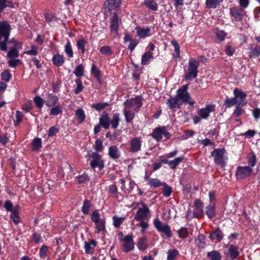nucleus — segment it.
I'll list each match as a JSON object with an SVG mask.
<instances>
[{"instance_id":"26","label":"nucleus","mask_w":260,"mask_h":260,"mask_svg":"<svg viewBox=\"0 0 260 260\" xmlns=\"http://www.w3.org/2000/svg\"><path fill=\"white\" fill-rule=\"evenodd\" d=\"M52 60L55 66L61 67L64 62V57L61 54H56L53 55Z\"/></svg>"},{"instance_id":"11","label":"nucleus","mask_w":260,"mask_h":260,"mask_svg":"<svg viewBox=\"0 0 260 260\" xmlns=\"http://www.w3.org/2000/svg\"><path fill=\"white\" fill-rule=\"evenodd\" d=\"M253 170L250 167L239 166L236 168V177L237 179H245L250 176Z\"/></svg>"},{"instance_id":"14","label":"nucleus","mask_w":260,"mask_h":260,"mask_svg":"<svg viewBox=\"0 0 260 260\" xmlns=\"http://www.w3.org/2000/svg\"><path fill=\"white\" fill-rule=\"evenodd\" d=\"M152 136L157 141H160L162 136H164L166 139H169L170 137V134L166 131V128L164 126L155 128L152 132Z\"/></svg>"},{"instance_id":"40","label":"nucleus","mask_w":260,"mask_h":260,"mask_svg":"<svg viewBox=\"0 0 260 260\" xmlns=\"http://www.w3.org/2000/svg\"><path fill=\"white\" fill-rule=\"evenodd\" d=\"M207 256L210 260H220L221 256L219 252L217 251L213 250L207 253Z\"/></svg>"},{"instance_id":"45","label":"nucleus","mask_w":260,"mask_h":260,"mask_svg":"<svg viewBox=\"0 0 260 260\" xmlns=\"http://www.w3.org/2000/svg\"><path fill=\"white\" fill-rule=\"evenodd\" d=\"M91 207V202L89 200H85L83 202L82 207L81 211L84 214H88L89 213V209Z\"/></svg>"},{"instance_id":"52","label":"nucleus","mask_w":260,"mask_h":260,"mask_svg":"<svg viewBox=\"0 0 260 260\" xmlns=\"http://www.w3.org/2000/svg\"><path fill=\"white\" fill-rule=\"evenodd\" d=\"M206 213L209 218H212L215 216V207L213 205H209L206 207Z\"/></svg>"},{"instance_id":"3","label":"nucleus","mask_w":260,"mask_h":260,"mask_svg":"<svg viewBox=\"0 0 260 260\" xmlns=\"http://www.w3.org/2000/svg\"><path fill=\"white\" fill-rule=\"evenodd\" d=\"M234 96L226 98L224 101V105L227 107H231L234 105L244 106L247 103L246 93L241 89L235 88L233 91Z\"/></svg>"},{"instance_id":"9","label":"nucleus","mask_w":260,"mask_h":260,"mask_svg":"<svg viewBox=\"0 0 260 260\" xmlns=\"http://www.w3.org/2000/svg\"><path fill=\"white\" fill-rule=\"evenodd\" d=\"M141 204L142 207L139 208L137 210L135 219L138 221L148 220L150 218V210L144 203H142Z\"/></svg>"},{"instance_id":"1","label":"nucleus","mask_w":260,"mask_h":260,"mask_svg":"<svg viewBox=\"0 0 260 260\" xmlns=\"http://www.w3.org/2000/svg\"><path fill=\"white\" fill-rule=\"evenodd\" d=\"M10 25L6 22L0 23V49L2 51L7 50V57L15 58L19 56V51L22 49V43L17 41L15 39L9 41L10 35Z\"/></svg>"},{"instance_id":"17","label":"nucleus","mask_w":260,"mask_h":260,"mask_svg":"<svg viewBox=\"0 0 260 260\" xmlns=\"http://www.w3.org/2000/svg\"><path fill=\"white\" fill-rule=\"evenodd\" d=\"M121 20L119 19L117 14L114 13L110 18V28L112 32L117 33Z\"/></svg>"},{"instance_id":"15","label":"nucleus","mask_w":260,"mask_h":260,"mask_svg":"<svg viewBox=\"0 0 260 260\" xmlns=\"http://www.w3.org/2000/svg\"><path fill=\"white\" fill-rule=\"evenodd\" d=\"M245 14V12L241 8L233 7L230 9V15L235 21H241Z\"/></svg>"},{"instance_id":"27","label":"nucleus","mask_w":260,"mask_h":260,"mask_svg":"<svg viewBox=\"0 0 260 260\" xmlns=\"http://www.w3.org/2000/svg\"><path fill=\"white\" fill-rule=\"evenodd\" d=\"M249 56L251 58L257 57L260 54V47L257 45H252L249 48Z\"/></svg>"},{"instance_id":"47","label":"nucleus","mask_w":260,"mask_h":260,"mask_svg":"<svg viewBox=\"0 0 260 260\" xmlns=\"http://www.w3.org/2000/svg\"><path fill=\"white\" fill-rule=\"evenodd\" d=\"M94 223L98 233H100L105 230V221L104 219H102Z\"/></svg>"},{"instance_id":"60","label":"nucleus","mask_w":260,"mask_h":260,"mask_svg":"<svg viewBox=\"0 0 260 260\" xmlns=\"http://www.w3.org/2000/svg\"><path fill=\"white\" fill-rule=\"evenodd\" d=\"M75 82L77 84V87L75 88L74 92L76 94H79L82 91L83 89V86L82 83V81L80 79H76Z\"/></svg>"},{"instance_id":"32","label":"nucleus","mask_w":260,"mask_h":260,"mask_svg":"<svg viewBox=\"0 0 260 260\" xmlns=\"http://www.w3.org/2000/svg\"><path fill=\"white\" fill-rule=\"evenodd\" d=\"M19 206L16 207L13 211L11 212L10 218L13 220L15 224H17L20 222V217L19 215Z\"/></svg>"},{"instance_id":"31","label":"nucleus","mask_w":260,"mask_h":260,"mask_svg":"<svg viewBox=\"0 0 260 260\" xmlns=\"http://www.w3.org/2000/svg\"><path fill=\"white\" fill-rule=\"evenodd\" d=\"M153 59L152 53L149 51L144 53L141 58V63L143 65L149 64V62Z\"/></svg>"},{"instance_id":"19","label":"nucleus","mask_w":260,"mask_h":260,"mask_svg":"<svg viewBox=\"0 0 260 260\" xmlns=\"http://www.w3.org/2000/svg\"><path fill=\"white\" fill-rule=\"evenodd\" d=\"M135 29L137 31L138 36L140 38H145L151 36V30L148 27H147L146 28H142L140 26H137Z\"/></svg>"},{"instance_id":"35","label":"nucleus","mask_w":260,"mask_h":260,"mask_svg":"<svg viewBox=\"0 0 260 260\" xmlns=\"http://www.w3.org/2000/svg\"><path fill=\"white\" fill-rule=\"evenodd\" d=\"M124 219L125 217H118L115 215L112 217L113 225L115 228H118L122 224Z\"/></svg>"},{"instance_id":"57","label":"nucleus","mask_w":260,"mask_h":260,"mask_svg":"<svg viewBox=\"0 0 260 260\" xmlns=\"http://www.w3.org/2000/svg\"><path fill=\"white\" fill-rule=\"evenodd\" d=\"M100 52L106 55H111L113 53L111 48L109 46H104L100 48Z\"/></svg>"},{"instance_id":"46","label":"nucleus","mask_w":260,"mask_h":260,"mask_svg":"<svg viewBox=\"0 0 260 260\" xmlns=\"http://www.w3.org/2000/svg\"><path fill=\"white\" fill-rule=\"evenodd\" d=\"M162 186H164L162 190L163 196L166 198L169 197L172 192V188L165 182H164Z\"/></svg>"},{"instance_id":"2","label":"nucleus","mask_w":260,"mask_h":260,"mask_svg":"<svg viewBox=\"0 0 260 260\" xmlns=\"http://www.w3.org/2000/svg\"><path fill=\"white\" fill-rule=\"evenodd\" d=\"M124 115L127 122L132 121L135 115V113L139 111L142 105V99L140 96H137L127 100L124 103Z\"/></svg>"},{"instance_id":"7","label":"nucleus","mask_w":260,"mask_h":260,"mask_svg":"<svg viewBox=\"0 0 260 260\" xmlns=\"http://www.w3.org/2000/svg\"><path fill=\"white\" fill-rule=\"evenodd\" d=\"M224 154L225 150L224 149H216L211 152L214 162L221 168H224L226 165L227 158L225 157Z\"/></svg>"},{"instance_id":"16","label":"nucleus","mask_w":260,"mask_h":260,"mask_svg":"<svg viewBox=\"0 0 260 260\" xmlns=\"http://www.w3.org/2000/svg\"><path fill=\"white\" fill-rule=\"evenodd\" d=\"M225 249V254L229 255L230 258L234 259L239 255L238 248L232 244H226L224 246Z\"/></svg>"},{"instance_id":"30","label":"nucleus","mask_w":260,"mask_h":260,"mask_svg":"<svg viewBox=\"0 0 260 260\" xmlns=\"http://www.w3.org/2000/svg\"><path fill=\"white\" fill-rule=\"evenodd\" d=\"M247 160L248 164L247 167H250L251 169H253L257 161L256 155L253 152L250 153L247 155Z\"/></svg>"},{"instance_id":"34","label":"nucleus","mask_w":260,"mask_h":260,"mask_svg":"<svg viewBox=\"0 0 260 260\" xmlns=\"http://www.w3.org/2000/svg\"><path fill=\"white\" fill-rule=\"evenodd\" d=\"M179 101L175 96V98H170L166 103L167 105H168V106L171 109H173L176 107V106L178 105Z\"/></svg>"},{"instance_id":"44","label":"nucleus","mask_w":260,"mask_h":260,"mask_svg":"<svg viewBox=\"0 0 260 260\" xmlns=\"http://www.w3.org/2000/svg\"><path fill=\"white\" fill-rule=\"evenodd\" d=\"M42 147V140L40 138H35L32 142V149L34 151L39 150Z\"/></svg>"},{"instance_id":"20","label":"nucleus","mask_w":260,"mask_h":260,"mask_svg":"<svg viewBox=\"0 0 260 260\" xmlns=\"http://www.w3.org/2000/svg\"><path fill=\"white\" fill-rule=\"evenodd\" d=\"M58 101L59 99L56 95L49 94L45 103L47 107H51L57 105Z\"/></svg>"},{"instance_id":"25","label":"nucleus","mask_w":260,"mask_h":260,"mask_svg":"<svg viewBox=\"0 0 260 260\" xmlns=\"http://www.w3.org/2000/svg\"><path fill=\"white\" fill-rule=\"evenodd\" d=\"M96 245V243L94 240H91L89 242H84V249L86 253L92 254L94 249Z\"/></svg>"},{"instance_id":"18","label":"nucleus","mask_w":260,"mask_h":260,"mask_svg":"<svg viewBox=\"0 0 260 260\" xmlns=\"http://www.w3.org/2000/svg\"><path fill=\"white\" fill-rule=\"evenodd\" d=\"M121 0H107L105 3V8L108 11H111L120 7Z\"/></svg>"},{"instance_id":"38","label":"nucleus","mask_w":260,"mask_h":260,"mask_svg":"<svg viewBox=\"0 0 260 260\" xmlns=\"http://www.w3.org/2000/svg\"><path fill=\"white\" fill-rule=\"evenodd\" d=\"M75 115L79 123H82L85 119V115L84 111L82 109H79L76 110Z\"/></svg>"},{"instance_id":"28","label":"nucleus","mask_w":260,"mask_h":260,"mask_svg":"<svg viewBox=\"0 0 260 260\" xmlns=\"http://www.w3.org/2000/svg\"><path fill=\"white\" fill-rule=\"evenodd\" d=\"M167 260H176L179 255V252L176 249H170L167 251Z\"/></svg>"},{"instance_id":"55","label":"nucleus","mask_w":260,"mask_h":260,"mask_svg":"<svg viewBox=\"0 0 260 260\" xmlns=\"http://www.w3.org/2000/svg\"><path fill=\"white\" fill-rule=\"evenodd\" d=\"M236 51V48L231 45V43H229L225 47V54L228 56L233 55Z\"/></svg>"},{"instance_id":"12","label":"nucleus","mask_w":260,"mask_h":260,"mask_svg":"<svg viewBox=\"0 0 260 260\" xmlns=\"http://www.w3.org/2000/svg\"><path fill=\"white\" fill-rule=\"evenodd\" d=\"M120 240L123 242L122 249L124 252L127 253L134 249V242L132 235H127Z\"/></svg>"},{"instance_id":"49","label":"nucleus","mask_w":260,"mask_h":260,"mask_svg":"<svg viewBox=\"0 0 260 260\" xmlns=\"http://www.w3.org/2000/svg\"><path fill=\"white\" fill-rule=\"evenodd\" d=\"M49 252L48 247L46 245H43L40 249L39 255L41 258L44 259L46 257L48 253Z\"/></svg>"},{"instance_id":"33","label":"nucleus","mask_w":260,"mask_h":260,"mask_svg":"<svg viewBox=\"0 0 260 260\" xmlns=\"http://www.w3.org/2000/svg\"><path fill=\"white\" fill-rule=\"evenodd\" d=\"M178 237L182 239H186L189 235V232L186 227H181L176 231Z\"/></svg>"},{"instance_id":"61","label":"nucleus","mask_w":260,"mask_h":260,"mask_svg":"<svg viewBox=\"0 0 260 260\" xmlns=\"http://www.w3.org/2000/svg\"><path fill=\"white\" fill-rule=\"evenodd\" d=\"M34 101L36 106L39 109H42L44 103L43 100L39 96H36Z\"/></svg>"},{"instance_id":"56","label":"nucleus","mask_w":260,"mask_h":260,"mask_svg":"<svg viewBox=\"0 0 260 260\" xmlns=\"http://www.w3.org/2000/svg\"><path fill=\"white\" fill-rule=\"evenodd\" d=\"M76 181L79 183H84L89 180V177L86 174H83L76 177Z\"/></svg>"},{"instance_id":"48","label":"nucleus","mask_w":260,"mask_h":260,"mask_svg":"<svg viewBox=\"0 0 260 260\" xmlns=\"http://www.w3.org/2000/svg\"><path fill=\"white\" fill-rule=\"evenodd\" d=\"M84 67L82 64L77 66L74 71V74L78 77H82L84 75Z\"/></svg>"},{"instance_id":"36","label":"nucleus","mask_w":260,"mask_h":260,"mask_svg":"<svg viewBox=\"0 0 260 260\" xmlns=\"http://www.w3.org/2000/svg\"><path fill=\"white\" fill-rule=\"evenodd\" d=\"M119 116V114L116 113L113 115L112 119L110 120V124H111L113 128L115 129L118 127L120 121Z\"/></svg>"},{"instance_id":"59","label":"nucleus","mask_w":260,"mask_h":260,"mask_svg":"<svg viewBox=\"0 0 260 260\" xmlns=\"http://www.w3.org/2000/svg\"><path fill=\"white\" fill-rule=\"evenodd\" d=\"M11 77V74L8 70H5L1 74L2 79L6 82H9Z\"/></svg>"},{"instance_id":"5","label":"nucleus","mask_w":260,"mask_h":260,"mask_svg":"<svg viewBox=\"0 0 260 260\" xmlns=\"http://www.w3.org/2000/svg\"><path fill=\"white\" fill-rule=\"evenodd\" d=\"M188 88V84L184 85L177 90L176 96L179 101L193 106L195 102L191 100V97L187 91Z\"/></svg>"},{"instance_id":"10","label":"nucleus","mask_w":260,"mask_h":260,"mask_svg":"<svg viewBox=\"0 0 260 260\" xmlns=\"http://www.w3.org/2000/svg\"><path fill=\"white\" fill-rule=\"evenodd\" d=\"M90 167L92 169L98 168L100 170H102L104 167V161L102 158L101 155L96 152H93L90 155Z\"/></svg>"},{"instance_id":"8","label":"nucleus","mask_w":260,"mask_h":260,"mask_svg":"<svg viewBox=\"0 0 260 260\" xmlns=\"http://www.w3.org/2000/svg\"><path fill=\"white\" fill-rule=\"evenodd\" d=\"M199 66V61L193 58H190L189 59L188 72L185 75V79L190 80L196 78L198 75Z\"/></svg>"},{"instance_id":"43","label":"nucleus","mask_w":260,"mask_h":260,"mask_svg":"<svg viewBox=\"0 0 260 260\" xmlns=\"http://www.w3.org/2000/svg\"><path fill=\"white\" fill-rule=\"evenodd\" d=\"M223 0H206V5L208 8H216Z\"/></svg>"},{"instance_id":"42","label":"nucleus","mask_w":260,"mask_h":260,"mask_svg":"<svg viewBox=\"0 0 260 260\" xmlns=\"http://www.w3.org/2000/svg\"><path fill=\"white\" fill-rule=\"evenodd\" d=\"M62 112V107L60 105H57L50 110V115L57 116Z\"/></svg>"},{"instance_id":"41","label":"nucleus","mask_w":260,"mask_h":260,"mask_svg":"<svg viewBox=\"0 0 260 260\" xmlns=\"http://www.w3.org/2000/svg\"><path fill=\"white\" fill-rule=\"evenodd\" d=\"M87 43V41L83 38L79 39L77 42V47L79 50L81 51L82 53H84L85 52V46Z\"/></svg>"},{"instance_id":"21","label":"nucleus","mask_w":260,"mask_h":260,"mask_svg":"<svg viewBox=\"0 0 260 260\" xmlns=\"http://www.w3.org/2000/svg\"><path fill=\"white\" fill-rule=\"evenodd\" d=\"M209 237L212 241L217 240L220 242L222 239L223 235L221 230L219 228H217L210 233Z\"/></svg>"},{"instance_id":"13","label":"nucleus","mask_w":260,"mask_h":260,"mask_svg":"<svg viewBox=\"0 0 260 260\" xmlns=\"http://www.w3.org/2000/svg\"><path fill=\"white\" fill-rule=\"evenodd\" d=\"M142 140L139 137L132 138L129 142L128 151L131 153H136L141 150Z\"/></svg>"},{"instance_id":"50","label":"nucleus","mask_w":260,"mask_h":260,"mask_svg":"<svg viewBox=\"0 0 260 260\" xmlns=\"http://www.w3.org/2000/svg\"><path fill=\"white\" fill-rule=\"evenodd\" d=\"M183 157H178L169 161V166L172 169H174L182 161Z\"/></svg>"},{"instance_id":"6","label":"nucleus","mask_w":260,"mask_h":260,"mask_svg":"<svg viewBox=\"0 0 260 260\" xmlns=\"http://www.w3.org/2000/svg\"><path fill=\"white\" fill-rule=\"evenodd\" d=\"M153 224L156 230L161 233V237L165 235L168 239L172 237L171 228L168 224L163 223L158 218H156L153 220Z\"/></svg>"},{"instance_id":"54","label":"nucleus","mask_w":260,"mask_h":260,"mask_svg":"<svg viewBox=\"0 0 260 260\" xmlns=\"http://www.w3.org/2000/svg\"><path fill=\"white\" fill-rule=\"evenodd\" d=\"M24 115L20 111H16V119L14 120V124L15 126L18 125L22 120Z\"/></svg>"},{"instance_id":"23","label":"nucleus","mask_w":260,"mask_h":260,"mask_svg":"<svg viewBox=\"0 0 260 260\" xmlns=\"http://www.w3.org/2000/svg\"><path fill=\"white\" fill-rule=\"evenodd\" d=\"M110 118L108 114L104 113L100 118L99 123L105 129H108L110 126Z\"/></svg>"},{"instance_id":"64","label":"nucleus","mask_w":260,"mask_h":260,"mask_svg":"<svg viewBox=\"0 0 260 260\" xmlns=\"http://www.w3.org/2000/svg\"><path fill=\"white\" fill-rule=\"evenodd\" d=\"M102 219L100 218V215L97 210L93 211L91 216V220L93 222H97L98 221Z\"/></svg>"},{"instance_id":"29","label":"nucleus","mask_w":260,"mask_h":260,"mask_svg":"<svg viewBox=\"0 0 260 260\" xmlns=\"http://www.w3.org/2000/svg\"><path fill=\"white\" fill-rule=\"evenodd\" d=\"M142 5L152 11H155L158 10V5L154 0H145Z\"/></svg>"},{"instance_id":"53","label":"nucleus","mask_w":260,"mask_h":260,"mask_svg":"<svg viewBox=\"0 0 260 260\" xmlns=\"http://www.w3.org/2000/svg\"><path fill=\"white\" fill-rule=\"evenodd\" d=\"M38 46L32 45L30 46V49L25 51L24 53L32 56H36L38 53Z\"/></svg>"},{"instance_id":"24","label":"nucleus","mask_w":260,"mask_h":260,"mask_svg":"<svg viewBox=\"0 0 260 260\" xmlns=\"http://www.w3.org/2000/svg\"><path fill=\"white\" fill-rule=\"evenodd\" d=\"M145 179L147 182L148 185L155 188L162 186L164 183V182H161L157 178H149L146 176L145 177Z\"/></svg>"},{"instance_id":"37","label":"nucleus","mask_w":260,"mask_h":260,"mask_svg":"<svg viewBox=\"0 0 260 260\" xmlns=\"http://www.w3.org/2000/svg\"><path fill=\"white\" fill-rule=\"evenodd\" d=\"M147 238L146 237H142L139 239L137 243V247L140 250H145L147 248V244L146 242Z\"/></svg>"},{"instance_id":"58","label":"nucleus","mask_w":260,"mask_h":260,"mask_svg":"<svg viewBox=\"0 0 260 260\" xmlns=\"http://www.w3.org/2000/svg\"><path fill=\"white\" fill-rule=\"evenodd\" d=\"M0 7L4 10L7 7L14 8V5L9 0H0Z\"/></svg>"},{"instance_id":"4","label":"nucleus","mask_w":260,"mask_h":260,"mask_svg":"<svg viewBox=\"0 0 260 260\" xmlns=\"http://www.w3.org/2000/svg\"><path fill=\"white\" fill-rule=\"evenodd\" d=\"M215 105L208 104L205 108H201L197 112L198 115L192 117L194 124H198L201 119H207L210 116V114L215 110Z\"/></svg>"},{"instance_id":"62","label":"nucleus","mask_w":260,"mask_h":260,"mask_svg":"<svg viewBox=\"0 0 260 260\" xmlns=\"http://www.w3.org/2000/svg\"><path fill=\"white\" fill-rule=\"evenodd\" d=\"M226 34L223 30L216 29V36L220 41H222L226 37Z\"/></svg>"},{"instance_id":"22","label":"nucleus","mask_w":260,"mask_h":260,"mask_svg":"<svg viewBox=\"0 0 260 260\" xmlns=\"http://www.w3.org/2000/svg\"><path fill=\"white\" fill-rule=\"evenodd\" d=\"M108 154L112 159H117L120 156V152L116 146H111L109 148Z\"/></svg>"},{"instance_id":"39","label":"nucleus","mask_w":260,"mask_h":260,"mask_svg":"<svg viewBox=\"0 0 260 260\" xmlns=\"http://www.w3.org/2000/svg\"><path fill=\"white\" fill-rule=\"evenodd\" d=\"M171 44L174 47V52L173 56L174 57L179 58L180 57V46L178 42L174 40L171 41Z\"/></svg>"},{"instance_id":"63","label":"nucleus","mask_w":260,"mask_h":260,"mask_svg":"<svg viewBox=\"0 0 260 260\" xmlns=\"http://www.w3.org/2000/svg\"><path fill=\"white\" fill-rule=\"evenodd\" d=\"M21 63V61L19 59H12V58H11V59L9 60L8 61V65L10 67L15 68L16 66H17L18 64H20Z\"/></svg>"},{"instance_id":"51","label":"nucleus","mask_w":260,"mask_h":260,"mask_svg":"<svg viewBox=\"0 0 260 260\" xmlns=\"http://www.w3.org/2000/svg\"><path fill=\"white\" fill-rule=\"evenodd\" d=\"M64 51L69 57H73V51L71 43L68 41L64 47Z\"/></svg>"}]
</instances>
